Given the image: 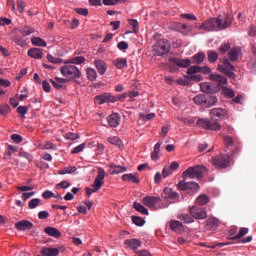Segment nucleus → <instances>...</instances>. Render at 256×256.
Returning a JSON list of instances; mask_svg holds the SVG:
<instances>
[{"instance_id": "obj_1", "label": "nucleus", "mask_w": 256, "mask_h": 256, "mask_svg": "<svg viewBox=\"0 0 256 256\" xmlns=\"http://www.w3.org/2000/svg\"><path fill=\"white\" fill-rule=\"evenodd\" d=\"M211 72V69L208 66H191L187 69V75L185 78L189 81L200 82L201 76L198 73H203L207 75Z\"/></svg>"}, {"instance_id": "obj_2", "label": "nucleus", "mask_w": 256, "mask_h": 256, "mask_svg": "<svg viewBox=\"0 0 256 256\" xmlns=\"http://www.w3.org/2000/svg\"><path fill=\"white\" fill-rule=\"evenodd\" d=\"M219 119L212 118V119H205L201 118L198 119L197 125L199 128L206 130V131H220L222 126L219 123Z\"/></svg>"}, {"instance_id": "obj_3", "label": "nucleus", "mask_w": 256, "mask_h": 256, "mask_svg": "<svg viewBox=\"0 0 256 256\" xmlns=\"http://www.w3.org/2000/svg\"><path fill=\"white\" fill-rule=\"evenodd\" d=\"M206 171L205 166H194L189 167V169L185 170L184 173H182V176L184 177V180H194L198 179L201 180L203 178V173Z\"/></svg>"}, {"instance_id": "obj_4", "label": "nucleus", "mask_w": 256, "mask_h": 256, "mask_svg": "<svg viewBox=\"0 0 256 256\" xmlns=\"http://www.w3.org/2000/svg\"><path fill=\"white\" fill-rule=\"evenodd\" d=\"M60 73H62L63 77L70 80L81 78V70H79L76 65L72 64L63 65L62 68H60Z\"/></svg>"}, {"instance_id": "obj_5", "label": "nucleus", "mask_w": 256, "mask_h": 256, "mask_svg": "<svg viewBox=\"0 0 256 256\" xmlns=\"http://www.w3.org/2000/svg\"><path fill=\"white\" fill-rule=\"evenodd\" d=\"M232 158L228 154H218L217 156H212V165L217 169H226L229 167V164L231 163Z\"/></svg>"}, {"instance_id": "obj_6", "label": "nucleus", "mask_w": 256, "mask_h": 256, "mask_svg": "<svg viewBox=\"0 0 256 256\" xmlns=\"http://www.w3.org/2000/svg\"><path fill=\"white\" fill-rule=\"evenodd\" d=\"M218 71H220L222 74L229 78H234V66L229 62L227 58H224L220 60V63H218Z\"/></svg>"}, {"instance_id": "obj_7", "label": "nucleus", "mask_w": 256, "mask_h": 256, "mask_svg": "<svg viewBox=\"0 0 256 256\" xmlns=\"http://www.w3.org/2000/svg\"><path fill=\"white\" fill-rule=\"evenodd\" d=\"M154 52H156L157 56L168 54L170 52V43L168 40H157L156 44L154 45Z\"/></svg>"}, {"instance_id": "obj_8", "label": "nucleus", "mask_w": 256, "mask_h": 256, "mask_svg": "<svg viewBox=\"0 0 256 256\" xmlns=\"http://www.w3.org/2000/svg\"><path fill=\"white\" fill-rule=\"evenodd\" d=\"M199 29L206 31V32H213L215 29H219V19L217 18H210L206 21H204L201 26H199Z\"/></svg>"}, {"instance_id": "obj_9", "label": "nucleus", "mask_w": 256, "mask_h": 256, "mask_svg": "<svg viewBox=\"0 0 256 256\" xmlns=\"http://www.w3.org/2000/svg\"><path fill=\"white\" fill-rule=\"evenodd\" d=\"M177 187H178V189H180V191H187L190 193H196L199 190V184L196 182L180 181V182H178Z\"/></svg>"}, {"instance_id": "obj_10", "label": "nucleus", "mask_w": 256, "mask_h": 256, "mask_svg": "<svg viewBox=\"0 0 256 256\" xmlns=\"http://www.w3.org/2000/svg\"><path fill=\"white\" fill-rule=\"evenodd\" d=\"M189 216L194 217L196 220H205L207 217L205 208L198 206L189 207Z\"/></svg>"}, {"instance_id": "obj_11", "label": "nucleus", "mask_w": 256, "mask_h": 256, "mask_svg": "<svg viewBox=\"0 0 256 256\" xmlns=\"http://www.w3.org/2000/svg\"><path fill=\"white\" fill-rule=\"evenodd\" d=\"M104 178L105 170H103L101 167H98L95 182L93 183V189H95V191H99L102 188Z\"/></svg>"}, {"instance_id": "obj_12", "label": "nucleus", "mask_w": 256, "mask_h": 256, "mask_svg": "<svg viewBox=\"0 0 256 256\" xmlns=\"http://www.w3.org/2000/svg\"><path fill=\"white\" fill-rule=\"evenodd\" d=\"M95 101L98 102L99 105H103L105 103H116L117 100L114 95L109 93H104L102 95L95 96Z\"/></svg>"}, {"instance_id": "obj_13", "label": "nucleus", "mask_w": 256, "mask_h": 256, "mask_svg": "<svg viewBox=\"0 0 256 256\" xmlns=\"http://www.w3.org/2000/svg\"><path fill=\"white\" fill-rule=\"evenodd\" d=\"M161 197L173 202L179 201V193L175 192L171 188H164L163 193H161Z\"/></svg>"}, {"instance_id": "obj_14", "label": "nucleus", "mask_w": 256, "mask_h": 256, "mask_svg": "<svg viewBox=\"0 0 256 256\" xmlns=\"http://www.w3.org/2000/svg\"><path fill=\"white\" fill-rule=\"evenodd\" d=\"M107 123L110 128H117L121 123V115L117 113H112L107 116Z\"/></svg>"}, {"instance_id": "obj_15", "label": "nucleus", "mask_w": 256, "mask_h": 256, "mask_svg": "<svg viewBox=\"0 0 256 256\" xmlns=\"http://www.w3.org/2000/svg\"><path fill=\"white\" fill-rule=\"evenodd\" d=\"M218 29L225 30L233 23L231 16L218 17Z\"/></svg>"}, {"instance_id": "obj_16", "label": "nucleus", "mask_w": 256, "mask_h": 256, "mask_svg": "<svg viewBox=\"0 0 256 256\" xmlns=\"http://www.w3.org/2000/svg\"><path fill=\"white\" fill-rule=\"evenodd\" d=\"M160 201H161V198L159 197L145 196L143 203L145 207L153 209L156 207L157 204H159Z\"/></svg>"}, {"instance_id": "obj_17", "label": "nucleus", "mask_w": 256, "mask_h": 256, "mask_svg": "<svg viewBox=\"0 0 256 256\" xmlns=\"http://www.w3.org/2000/svg\"><path fill=\"white\" fill-rule=\"evenodd\" d=\"M179 169V163L178 162H171L170 166H164L163 168V178H168L175 172V170Z\"/></svg>"}, {"instance_id": "obj_18", "label": "nucleus", "mask_w": 256, "mask_h": 256, "mask_svg": "<svg viewBox=\"0 0 256 256\" xmlns=\"http://www.w3.org/2000/svg\"><path fill=\"white\" fill-rule=\"evenodd\" d=\"M14 228H16L18 231H27L33 229L34 224L27 220H21L20 222H16V224H14Z\"/></svg>"}, {"instance_id": "obj_19", "label": "nucleus", "mask_w": 256, "mask_h": 256, "mask_svg": "<svg viewBox=\"0 0 256 256\" xmlns=\"http://www.w3.org/2000/svg\"><path fill=\"white\" fill-rule=\"evenodd\" d=\"M170 63H173L180 68H187L191 66L192 62L189 59H180V58L170 57Z\"/></svg>"}, {"instance_id": "obj_20", "label": "nucleus", "mask_w": 256, "mask_h": 256, "mask_svg": "<svg viewBox=\"0 0 256 256\" xmlns=\"http://www.w3.org/2000/svg\"><path fill=\"white\" fill-rule=\"evenodd\" d=\"M210 115L213 117L218 118V120H223L227 116V111L222 108H213L210 110Z\"/></svg>"}, {"instance_id": "obj_21", "label": "nucleus", "mask_w": 256, "mask_h": 256, "mask_svg": "<svg viewBox=\"0 0 256 256\" xmlns=\"http://www.w3.org/2000/svg\"><path fill=\"white\" fill-rule=\"evenodd\" d=\"M168 226L170 227L171 231L175 233H181L182 231H184V225L177 220H171L170 222H168Z\"/></svg>"}, {"instance_id": "obj_22", "label": "nucleus", "mask_w": 256, "mask_h": 256, "mask_svg": "<svg viewBox=\"0 0 256 256\" xmlns=\"http://www.w3.org/2000/svg\"><path fill=\"white\" fill-rule=\"evenodd\" d=\"M210 80H212L213 82H217L218 87H222L223 85H225L227 83V78L220 74H211Z\"/></svg>"}, {"instance_id": "obj_23", "label": "nucleus", "mask_w": 256, "mask_h": 256, "mask_svg": "<svg viewBox=\"0 0 256 256\" xmlns=\"http://www.w3.org/2000/svg\"><path fill=\"white\" fill-rule=\"evenodd\" d=\"M49 82H51V85H53L54 89L61 90L63 88V84L67 83V79L54 77V80L51 79Z\"/></svg>"}, {"instance_id": "obj_24", "label": "nucleus", "mask_w": 256, "mask_h": 256, "mask_svg": "<svg viewBox=\"0 0 256 256\" xmlns=\"http://www.w3.org/2000/svg\"><path fill=\"white\" fill-rule=\"evenodd\" d=\"M28 57L35 59V60H41L42 59V49L41 48H30V50H28Z\"/></svg>"}, {"instance_id": "obj_25", "label": "nucleus", "mask_w": 256, "mask_h": 256, "mask_svg": "<svg viewBox=\"0 0 256 256\" xmlns=\"http://www.w3.org/2000/svg\"><path fill=\"white\" fill-rule=\"evenodd\" d=\"M59 253L60 251L57 248L44 247L40 249V254L44 256H58Z\"/></svg>"}, {"instance_id": "obj_26", "label": "nucleus", "mask_w": 256, "mask_h": 256, "mask_svg": "<svg viewBox=\"0 0 256 256\" xmlns=\"http://www.w3.org/2000/svg\"><path fill=\"white\" fill-rule=\"evenodd\" d=\"M44 233L48 234V236L54 237L56 239L60 238L62 236V233L54 228V227H46L44 228Z\"/></svg>"}, {"instance_id": "obj_27", "label": "nucleus", "mask_w": 256, "mask_h": 256, "mask_svg": "<svg viewBox=\"0 0 256 256\" xmlns=\"http://www.w3.org/2000/svg\"><path fill=\"white\" fill-rule=\"evenodd\" d=\"M124 245L130 247L133 250H137L140 247V245H142V242H140V240H138L137 238H133L125 240Z\"/></svg>"}, {"instance_id": "obj_28", "label": "nucleus", "mask_w": 256, "mask_h": 256, "mask_svg": "<svg viewBox=\"0 0 256 256\" xmlns=\"http://www.w3.org/2000/svg\"><path fill=\"white\" fill-rule=\"evenodd\" d=\"M239 53H241V50L239 48H232L229 50V53H227V56L229 57V60L231 62L238 61Z\"/></svg>"}, {"instance_id": "obj_29", "label": "nucleus", "mask_w": 256, "mask_h": 256, "mask_svg": "<svg viewBox=\"0 0 256 256\" xmlns=\"http://www.w3.org/2000/svg\"><path fill=\"white\" fill-rule=\"evenodd\" d=\"M201 91L206 94H215L217 93V88L213 87L208 83L201 84Z\"/></svg>"}, {"instance_id": "obj_30", "label": "nucleus", "mask_w": 256, "mask_h": 256, "mask_svg": "<svg viewBox=\"0 0 256 256\" xmlns=\"http://www.w3.org/2000/svg\"><path fill=\"white\" fill-rule=\"evenodd\" d=\"M85 61L83 56H77L70 60L65 61V65H82Z\"/></svg>"}, {"instance_id": "obj_31", "label": "nucleus", "mask_w": 256, "mask_h": 256, "mask_svg": "<svg viewBox=\"0 0 256 256\" xmlns=\"http://www.w3.org/2000/svg\"><path fill=\"white\" fill-rule=\"evenodd\" d=\"M109 168H112V170L110 171V174H120V173L126 172V167H124V166H117L114 163H110L109 164Z\"/></svg>"}, {"instance_id": "obj_32", "label": "nucleus", "mask_w": 256, "mask_h": 256, "mask_svg": "<svg viewBox=\"0 0 256 256\" xmlns=\"http://www.w3.org/2000/svg\"><path fill=\"white\" fill-rule=\"evenodd\" d=\"M206 227H208V229H210V230L219 227V220L217 218H214V217L208 218L206 220Z\"/></svg>"}, {"instance_id": "obj_33", "label": "nucleus", "mask_w": 256, "mask_h": 256, "mask_svg": "<svg viewBox=\"0 0 256 256\" xmlns=\"http://www.w3.org/2000/svg\"><path fill=\"white\" fill-rule=\"evenodd\" d=\"M122 181H128L131 182L133 184H139L140 180H138L137 175H133V174H124L122 175Z\"/></svg>"}, {"instance_id": "obj_34", "label": "nucleus", "mask_w": 256, "mask_h": 256, "mask_svg": "<svg viewBox=\"0 0 256 256\" xmlns=\"http://www.w3.org/2000/svg\"><path fill=\"white\" fill-rule=\"evenodd\" d=\"M177 219L184 222V224H191L194 223V217L190 216L189 214H180L177 216Z\"/></svg>"}, {"instance_id": "obj_35", "label": "nucleus", "mask_w": 256, "mask_h": 256, "mask_svg": "<svg viewBox=\"0 0 256 256\" xmlns=\"http://www.w3.org/2000/svg\"><path fill=\"white\" fill-rule=\"evenodd\" d=\"M113 64L119 70L124 69L128 66L125 58H117L116 60H114Z\"/></svg>"}, {"instance_id": "obj_36", "label": "nucleus", "mask_w": 256, "mask_h": 256, "mask_svg": "<svg viewBox=\"0 0 256 256\" xmlns=\"http://www.w3.org/2000/svg\"><path fill=\"white\" fill-rule=\"evenodd\" d=\"M95 67L100 75L105 74V71H107V67H105V62H103L102 60H96Z\"/></svg>"}, {"instance_id": "obj_37", "label": "nucleus", "mask_w": 256, "mask_h": 256, "mask_svg": "<svg viewBox=\"0 0 256 256\" xmlns=\"http://www.w3.org/2000/svg\"><path fill=\"white\" fill-rule=\"evenodd\" d=\"M205 53L199 52L198 54H195L192 56V64H201L205 60Z\"/></svg>"}, {"instance_id": "obj_38", "label": "nucleus", "mask_w": 256, "mask_h": 256, "mask_svg": "<svg viewBox=\"0 0 256 256\" xmlns=\"http://www.w3.org/2000/svg\"><path fill=\"white\" fill-rule=\"evenodd\" d=\"M161 145H163L162 141H159V142L156 143V145H154V151H152V154H150V159H152V161L157 160V155L159 154V150L161 149Z\"/></svg>"}, {"instance_id": "obj_39", "label": "nucleus", "mask_w": 256, "mask_h": 256, "mask_svg": "<svg viewBox=\"0 0 256 256\" xmlns=\"http://www.w3.org/2000/svg\"><path fill=\"white\" fill-rule=\"evenodd\" d=\"M86 75L90 82H95V80H97V71L94 68L86 69Z\"/></svg>"}, {"instance_id": "obj_40", "label": "nucleus", "mask_w": 256, "mask_h": 256, "mask_svg": "<svg viewBox=\"0 0 256 256\" xmlns=\"http://www.w3.org/2000/svg\"><path fill=\"white\" fill-rule=\"evenodd\" d=\"M206 56L208 57V62L215 63L217 59H219V54L216 51L208 50L206 53Z\"/></svg>"}, {"instance_id": "obj_41", "label": "nucleus", "mask_w": 256, "mask_h": 256, "mask_svg": "<svg viewBox=\"0 0 256 256\" xmlns=\"http://www.w3.org/2000/svg\"><path fill=\"white\" fill-rule=\"evenodd\" d=\"M107 141L110 143V145H114L119 148L123 147V142L117 136H110Z\"/></svg>"}, {"instance_id": "obj_42", "label": "nucleus", "mask_w": 256, "mask_h": 256, "mask_svg": "<svg viewBox=\"0 0 256 256\" xmlns=\"http://www.w3.org/2000/svg\"><path fill=\"white\" fill-rule=\"evenodd\" d=\"M133 208H135L136 212H140L144 215H149V211L140 203H133Z\"/></svg>"}, {"instance_id": "obj_43", "label": "nucleus", "mask_w": 256, "mask_h": 256, "mask_svg": "<svg viewBox=\"0 0 256 256\" xmlns=\"http://www.w3.org/2000/svg\"><path fill=\"white\" fill-rule=\"evenodd\" d=\"M32 45L36 46V47H46L47 44L44 40H42V38L40 37H34L31 39Z\"/></svg>"}, {"instance_id": "obj_44", "label": "nucleus", "mask_w": 256, "mask_h": 256, "mask_svg": "<svg viewBox=\"0 0 256 256\" xmlns=\"http://www.w3.org/2000/svg\"><path fill=\"white\" fill-rule=\"evenodd\" d=\"M207 98L205 97V95H198L195 96L192 101L194 102V104L200 106L206 103Z\"/></svg>"}, {"instance_id": "obj_45", "label": "nucleus", "mask_w": 256, "mask_h": 256, "mask_svg": "<svg viewBox=\"0 0 256 256\" xmlns=\"http://www.w3.org/2000/svg\"><path fill=\"white\" fill-rule=\"evenodd\" d=\"M76 170H77L76 166H68V167H65L62 170H60L58 172V174H60V175L72 174V173H75Z\"/></svg>"}, {"instance_id": "obj_46", "label": "nucleus", "mask_w": 256, "mask_h": 256, "mask_svg": "<svg viewBox=\"0 0 256 256\" xmlns=\"http://www.w3.org/2000/svg\"><path fill=\"white\" fill-rule=\"evenodd\" d=\"M209 201L210 199L205 194L198 196V198L196 199V203L201 206H205L206 204H208Z\"/></svg>"}, {"instance_id": "obj_47", "label": "nucleus", "mask_w": 256, "mask_h": 256, "mask_svg": "<svg viewBox=\"0 0 256 256\" xmlns=\"http://www.w3.org/2000/svg\"><path fill=\"white\" fill-rule=\"evenodd\" d=\"M131 221L133 222V224H135L138 227H143L144 224H145L144 218H141V217H138V216L131 217Z\"/></svg>"}, {"instance_id": "obj_48", "label": "nucleus", "mask_w": 256, "mask_h": 256, "mask_svg": "<svg viewBox=\"0 0 256 256\" xmlns=\"http://www.w3.org/2000/svg\"><path fill=\"white\" fill-rule=\"evenodd\" d=\"M13 41L14 43H16V45L20 46V47H25V45H27V42L25 41V39H23L22 36H14L13 37Z\"/></svg>"}, {"instance_id": "obj_49", "label": "nucleus", "mask_w": 256, "mask_h": 256, "mask_svg": "<svg viewBox=\"0 0 256 256\" xmlns=\"http://www.w3.org/2000/svg\"><path fill=\"white\" fill-rule=\"evenodd\" d=\"M218 99L216 96H210L209 98L206 99V102H204V105L208 107H213L217 104Z\"/></svg>"}, {"instance_id": "obj_50", "label": "nucleus", "mask_w": 256, "mask_h": 256, "mask_svg": "<svg viewBox=\"0 0 256 256\" xmlns=\"http://www.w3.org/2000/svg\"><path fill=\"white\" fill-rule=\"evenodd\" d=\"M229 49H231V44L225 43L220 45V47H218V52H220V55H224L227 53V51H229Z\"/></svg>"}, {"instance_id": "obj_51", "label": "nucleus", "mask_w": 256, "mask_h": 256, "mask_svg": "<svg viewBox=\"0 0 256 256\" xmlns=\"http://www.w3.org/2000/svg\"><path fill=\"white\" fill-rule=\"evenodd\" d=\"M248 233V228H239L238 234L236 236L232 237V240H238L247 235Z\"/></svg>"}, {"instance_id": "obj_52", "label": "nucleus", "mask_w": 256, "mask_h": 256, "mask_svg": "<svg viewBox=\"0 0 256 256\" xmlns=\"http://www.w3.org/2000/svg\"><path fill=\"white\" fill-rule=\"evenodd\" d=\"M41 200L39 198H34L28 202V209H35L39 206Z\"/></svg>"}, {"instance_id": "obj_53", "label": "nucleus", "mask_w": 256, "mask_h": 256, "mask_svg": "<svg viewBox=\"0 0 256 256\" xmlns=\"http://www.w3.org/2000/svg\"><path fill=\"white\" fill-rule=\"evenodd\" d=\"M46 59L48 60L49 63H53V64H60V63L63 62L62 59L56 58V57H54V56L51 55V54H48V55L46 56Z\"/></svg>"}, {"instance_id": "obj_54", "label": "nucleus", "mask_w": 256, "mask_h": 256, "mask_svg": "<svg viewBox=\"0 0 256 256\" xmlns=\"http://www.w3.org/2000/svg\"><path fill=\"white\" fill-rule=\"evenodd\" d=\"M11 111V108L7 104L0 105V115L6 116Z\"/></svg>"}, {"instance_id": "obj_55", "label": "nucleus", "mask_w": 256, "mask_h": 256, "mask_svg": "<svg viewBox=\"0 0 256 256\" xmlns=\"http://www.w3.org/2000/svg\"><path fill=\"white\" fill-rule=\"evenodd\" d=\"M19 156L21 158H25L27 159L28 162H32V160L34 159V157L32 156V154H30L29 152L27 151H21Z\"/></svg>"}, {"instance_id": "obj_56", "label": "nucleus", "mask_w": 256, "mask_h": 256, "mask_svg": "<svg viewBox=\"0 0 256 256\" xmlns=\"http://www.w3.org/2000/svg\"><path fill=\"white\" fill-rule=\"evenodd\" d=\"M55 196H56V194L51 192L50 190H46V191L42 192V199H44V200H49Z\"/></svg>"}, {"instance_id": "obj_57", "label": "nucleus", "mask_w": 256, "mask_h": 256, "mask_svg": "<svg viewBox=\"0 0 256 256\" xmlns=\"http://www.w3.org/2000/svg\"><path fill=\"white\" fill-rule=\"evenodd\" d=\"M18 152V148L12 145L7 146V152L6 155L7 157H11L13 153Z\"/></svg>"}, {"instance_id": "obj_58", "label": "nucleus", "mask_w": 256, "mask_h": 256, "mask_svg": "<svg viewBox=\"0 0 256 256\" xmlns=\"http://www.w3.org/2000/svg\"><path fill=\"white\" fill-rule=\"evenodd\" d=\"M130 23V26L133 28V33L137 34L138 33V22L135 19L128 20Z\"/></svg>"}, {"instance_id": "obj_59", "label": "nucleus", "mask_w": 256, "mask_h": 256, "mask_svg": "<svg viewBox=\"0 0 256 256\" xmlns=\"http://www.w3.org/2000/svg\"><path fill=\"white\" fill-rule=\"evenodd\" d=\"M86 148V144L82 143L81 145L77 146L74 148V150H72V154H79L81 152H83V150Z\"/></svg>"}, {"instance_id": "obj_60", "label": "nucleus", "mask_w": 256, "mask_h": 256, "mask_svg": "<svg viewBox=\"0 0 256 256\" xmlns=\"http://www.w3.org/2000/svg\"><path fill=\"white\" fill-rule=\"evenodd\" d=\"M78 138H79V135L76 133L68 132L67 134H65V139H68L71 141H75Z\"/></svg>"}, {"instance_id": "obj_61", "label": "nucleus", "mask_w": 256, "mask_h": 256, "mask_svg": "<svg viewBox=\"0 0 256 256\" xmlns=\"http://www.w3.org/2000/svg\"><path fill=\"white\" fill-rule=\"evenodd\" d=\"M156 117V114L150 113V114H140V118L144 119V121H151Z\"/></svg>"}, {"instance_id": "obj_62", "label": "nucleus", "mask_w": 256, "mask_h": 256, "mask_svg": "<svg viewBox=\"0 0 256 256\" xmlns=\"http://www.w3.org/2000/svg\"><path fill=\"white\" fill-rule=\"evenodd\" d=\"M37 218L39 220H46L49 218V213L46 212V211H40L38 214H37Z\"/></svg>"}, {"instance_id": "obj_63", "label": "nucleus", "mask_w": 256, "mask_h": 256, "mask_svg": "<svg viewBox=\"0 0 256 256\" xmlns=\"http://www.w3.org/2000/svg\"><path fill=\"white\" fill-rule=\"evenodd\" d=\"M70 187V183L67 181H62L60 184H56V189H67Z\"/></svg>"}, {"instance_id": "obj_64", "label": "nucleus", "mask_w": 256, "mask_h": 256, "mask_svg": "<svg viewBox=\"0 0 256 256\" xmlns=\"http://www.w3.org/2000/svg\"><path fill=\"white\" fill-rule=\"evenodd\" d=\"M11 140L16 144H20L22 142V138L18 134L11 135Z\"/></svg>"}]
</instances>
